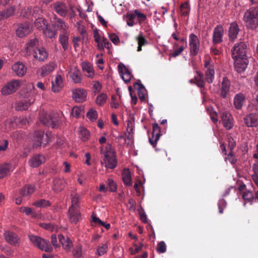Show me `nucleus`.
Instances as JSON below:
<instances>
[{
  "instance_id": "1",
  "label": "nucleus",
  "mask_w": 258,
  "mask_h": 258,
  "mask_svg": "<svg viewBox=\"0 0 258 258\" xmlns=\"http://www.w3.org/2000/svg\"><path fill=\"white\" fill-rule=\"evenodd\" d=\"M62 116L61 113H47L43 111L40 112L39 119L43 124L55 128L59 124Z\"/></svg>"
},
{
  "instance_id": "2",
  "label": "nucleus",
  "mask_w": 258,
  "mask_h": 258,
  "mask_svg": "<svg viewBox=\"0 0 258 258\" xmlns=\"http://www.w3.org/2000/svg\"><path fill=\"white\" fill-rule=\"evenodd\" d=\"M243 20L248 28H256L258 26V7H252L247 10L244 13Z\"/></svg>"
},
{
  "instance_id": "3",
  "label": "nucleus",
  "mask_w": 258,
  "mask_h": 258,
  "mask_svg": "<svg viewBox=\"0 0 258 258\" xmlns=\"http://www.w3.org/2000/svg\"><path fill=\"white\" fill-rule=\"evenodd\" d=\"M29 237L32 244L39 249L45 252L52 251V246L49 244L48 241L45 239L33 235H30Z\"/></svg>"
},
{
  "instance_id": "4",
  "label": "nucleus",
  "mask_w": 258,
  "mask_h": 258,
  "mask_svg": "<svg viewBox=\"0 0 258 258\" xmlns=\"http://www.w3.org/2000/svg\"><path fill=\"white\" fill-rule=\"evenodd\" d=\"M50 141V137L47 134L43 131L36 132L33 139V147L37 148L46 146Z\"/></svg>"
},
{
  "instance_id": "5",
  "label": "nucleus",
  "mask_w": 258,
  "mask_h": 258,
  "mask_svg": "<svg viewBox=\"0 0 258 258\" xmlns=\"http://www.w3.org/2000/svg\"><path fill=\"white\" fill-rule=\"evenodd\" d=\"M104 163L107 168L113 169L116 166L117 160L114 155V152L111 147L106 148L104 153Z\"/></svg>"
},
{
  "instance_id": "6",
  "label": "nucleus",
  "mask_w": 258,
  "mask_h": 258,
  "mask_svg": "<svg viewBox=\"0 0 258 258\" xmlns=\"http://www.w3.org/2000/svg\"><path fill=\"white\" fill-rule=\"evenodd\" d=\"M247 46L243 42L235 43L231 49L232 57L233 59L247 56Z\"/></svg>"
},
{
  "instance_id": "7",
  "label": "nucleus",
  "mask_w": 258,
  "mask_h": 258,
  "mask_svg": "<svg viewBox=\"0 0 258 258\" xmlns=\"http://www.w3.org/2000/svg\"><path fill=\"white\" fill-rule=\"evenodd\" d=\"M22 82L19 80H13L3 87L1 90L3 95H9L15 92L21 87Z\"/></svg>"
},
{
  "instance_id": "8",
  "label": "nucleus",
  "mask_w": 258,
  "mask_h": 258,
  "mask_svg": "<svg viewBox=\"0 0 258 258\" xmlns=\"http://www.w3.org/2000/svg\"><path fill=\"white\" fill-rule=\"evenodd\" d=\"M93 34L95 41L97 43L99 49L102 50L104 48L109 49L111 46L110 43L107 39L101 37L97 29L95 28L93 29Z\"/></svg>"
},
{
  "instance_id": "9",
  "label": "nucleus",
  "mask_w": 258,
  "mask_h": 258,
  "mask_svg": "<svg viewBox=\"0 0 258 258\" xmlns=\"http://www.w3.org/2000/svg\"><path fill=\"white\" fill-rule=\"evenodd\" d=\"M52 9L59 16L66 17L68 13V8L67 4L61 1H56L51 6Z\"/></svg>"
},
{
  "instance_id": "10",
  "label": "nucleus",
  "mask_w": 258,
  "mask_h": 258,
  "mask_svg": "<svg viewBox=\"0 0 258 258\" xmlns=\"http://www.w3.org/2000/svg\"><path fill=\"white\" fill-rule=\"evenodd\" d=\"M189 47L190 52L192 55H196L200 48V41L198 37L191 33L189 36Z\"/></svg>"
},
{
  "instance_id": "11",
  "label": "nucleus",
  "mask_w": 258,
  "mask_h": 258,
  "mask_svg": "<svg viewBox=\"0 0 258 258\" xmlns=\"http://www.w3.org/2000/svg\"><path fill=\"white\" fill-rule=\"evenodd\" d=\"M4 235L6 241L9 244L15 246L20 245V239L14 232L8 230L5 232Z\"/></svg>"
},
{
  "instance_id": "12",
  "label": "nucleus",
  "mask_w": 258,
  "mask_h": 258,
  "mask_svg": "<svg viewBox=\"0 0 258 258\" xmlns=\"http://www.w3.org/2000/svg\"><path fill=\"white\" fill-rule=\"evenodd\" d=\"M42 13V10L39 8H34L32 11L29 7H27L22 11L20 16L27 18H30L32 16L36 18L37 16H41Z\"/></svg>"
},
{
  "instance_id": "13",
  "label": "nucleus",
  "mask_w": 258,
  "mask_h": 258,
  "mask_svg": "<svg viewBox=\"0 0 258 258\" xmlns=\"http://www.w3.org/2000/svg\"><path fill=\"white\" fill-rule=\"evenodd\" d=\"M72 98L77 102L85 101L87 98V92L83 89L77 88L72 91Z\"/></svg>"
},
{
  "instance_id": "14",
  "label": "nucleus",
  "mask_w": 258,
  "mask_h": 258,
  "mask_svg": "<svg viewBox=\"0 0 258 258\" xmlns=\"http://www.w3.org/2000/svg\"><path fill=\"white\" fill-rule=\"evenodd\" d=\"M234 60L235 69L237 72H242L247 67L248 64L247 56L235 58Z\"/></svg>"
},
{
  "instance_id": "15",
  "label": "nucleus",
  "mask_w": 258,
  "mask_h": 258,
  "mask_svg": "<svg viewBox=\"0 0 258 258\" xmlns=\"http://www.w3.org/2000/svg\"><path fill=\"white\" fill-rule=\"evenodd\" d=\"M69 74L74 83L78 84L81 83L82 77L80 70L77 67L73 66L71 67Z\"/></svg>"
},
{
  "instance_id": "16",
  "label": "nucleus",
  "mask_w": 258,
  "mask_h": 258,
  "mask_svg": "<svg viewBox=\"0 0 258 258\" xmlns=\"http://www.w3.org/2000/svg\"><path fill=\"white\" fill-rule=\"evenodd\" d=\"M33 57L38 61H44L48 58V54L46 49L43 47L36 48L33 52Z\"/></svg>"
},
{
  "instance_id": "17",
  "label": "nucleus",
  "mask_w": 258,
  "mask_h": 258,
  "mask_svg": "<svg viewBox=\"0 0 258 258\" xmlns=\"http://www.w3.org/2000/svg\"><path fill=\"white\" fill-rule=\"evenodd\" d=\"M32 29L30 24L28 23L21 24L16 30V34L19 37H23L29 34Z\"/></svg>"
},
{
  "instance_id": "18",
  "label": "nucleus",
  "mask_w": 258,
  "mask_h": 258,
  "mask_svg": "<svg viewBox=\"0 0 258 258\" xmlns=\"http://www.w3.org/2000/svg\"><path fill=\"white\" fill-rule=\"evenodd\" d=\"M119 73L125 83L130 82L133 77L131 72L122 63H119L118 66Z\"/></svg>"
},
{
  "instance_id": "19",
  "label": "nucleus",
  "mask_w": 258,
  "mask_h": 258,
  "mask_svg": "<svg viewBox=\"0 0 258 258\" xmlns=\"http://www.w3.org/2000/svg\"><path fill=\"white\" fill-rule=\"evenodd\" d=\"M45 161L44 156L41 154H37L32 157L28 161L31 167L36 168L44 163Z\"/></svg>"
},
{
  "instance_id": "20",
  "label": "nucleus",
  "mask_w": 258,
  "mask_h": 258,
  "mask_svg": "<svg viewBox=\"0 0 258 258\" xmlns=\"http://www.w3.org/2000/svg\"><path fill=\"white\" fill-rule=\"evenodd\" d=\"M53 27L57 28L60 31V33L69 32L68 25L63 20L58 18H55L51 22Z\"/></svg>"
},
{
  "instance_id": "21",
  "label": "nucleus",
  "mask_w": 258,
  "mask_h": 258,
  "mask_svg": "<svg viewBox=\"0 0 258 258\" xmlns=\"http://www.w3.org/2000/svg\"><path fill=\"white\" fill-rule=\"evenodd\" d=\"M56 68V63L54 61H50L42 66L39 69V72L42 76L44 77L53 72Z\"/></svg>"
},
{
  "instance_id": "22",
  "label": "nucleus",
  "mask_w": 258,
  "mask_h": 258,
  "mask_svg": "<svg viewBox=\"0 0 258 258\" xmlns=\"http://www.w3.org/2000/svg\"><path fill=\"white\" fill-rule=\"evenodd\" d=\"M35 101V99L31 98L29 100L20 101L16 103L14 108L16 110L23 111L26 110L29 106L32 105Z\"/></svg>"
},
{
  "instance_id": "23",
  "label": "nucleus",
  "mask_w": 258,
  "mask_h": 258,
  "mask_svg": "<svg viewBox=\"0 0 258 258\" xmlns=\"http://www.w3.org/2000/svg\"><path fill=\"white\" fill-rule=\"evenodd\" d=\"M160 137V128L157 123L153 124L152 137L149 138L150 143L155 147Z\"/></svg>"
},
{
  "instance_id": "24",
  "label": "nucleus",
  "mask_w": 258,
  "mask_h": 258,
  "mask_svg": "<svg viewBox=\"0 0 258 258\" xmlns=\"http://www.w3.org/2000/svg\"><path fill=\"white\" fill-rule=\"evenodd\" d=\"M82 71L85 75L90 79L94 78L95 76V72L92 65L89 62L84 61L82 63Z\"/></svg>"
},
{
  "instance_id": "25",
  "label": "nucleus",
  "mask_w": 258,
  "mask_h": 258,
  "mask_svg": "<svg viewBox=\"0 0 258 258\" xmlns=\"http://www.w3.org/2000/svg\"><path fill=\"white\" fill-rule=\"evenodd\" d=\"M246 125L248 127H254L258 125V114L251 113L247 115L244 119Z\"/></svg>"
},
{
  "instance_id": "26",
  "label": "nucleus",
  "mask_w": 258,
  "mask_h": 258,
  "mask_svg": "<svg viewBox=\"0 0 258 258\" xmlns=\"http://www.w3.org/2000/svg\"><path fill=\"white\" fill-rule=\"evenodd\" d=\"M12 70L16 75L22 77L26 74L27 68L22 62L18 61L12 66Z\"/></svg>"
},
{
  "instance_id": "27",
  "label": "nucleus",
  "mask_w": 258,
  "mask_h": 258,
  "mask_svg": "<svg viewBox=\"0 0 258 258\" xmlns=\"http://www.w3.org/2000/svg\"><path fill=\"white\" fill-rule=\"evenodd\" d=\"M68 217L71 222L76 224L81 219V214L78 209L69 208Z\"/></svg>"
},
{
  "instance_id": "28",
  "label": "nucleus",
  "mask_w": 258,
  "mask_h": 258,
  "mask_svg": "<svg viewBox=\"0 0 258 258\" xmlns=\"http://www.w3.org/2000/svg\"><path fill=\"white\" fill-rule=\"evenodd\" d=\"M221 119L224 126L227 130H230L232 127L233 119L231 115L229 112H223L221 116Z\"/></svg>"
},
{
  "instance_id": "29",
  "label": "nucleus",
  "mask_w": 258,
  "mask_h": 258,
  "mask_svg": "<svg viewBox=\"0 0 258 258\" xmlns=\"http://www.w3.org/2000/svg\"><path fill=\"white\" fill-rule=\"evenodd\" d=\"M67 185V181L64 178H55L53 181L52 189L55 192L62 190Z\"/></svg>"
},
{
  "instance_id": "30",
  "label": "nucleus",
  "mask_w": 258,
  "mask_h": 258,
  "mask_svg": "<svg viewBox=\"0 0 258 258\" xmlns=\"http://www.w3.org/2000/svg\"><path fill=\"white\" fill-rule=\"evenodd\" d=\"M224 29L222 26H217L214 30L213 41L214 43H219L222 41Z\"/></svg>"
},
{
  "instance_id": "31",
  "label": "nucleus",
  "mask_w": 258,
  "mask_h": 258,
  "mask_svg": "<svg viewBox=\"0 0 258 258\" xmlns=\"http://www.w3.org/2000/svg\"><path fill=\"white\" fill-rule=\"evenodd\" d=\"M63 86V80L60 75H56L54 81L52 82L51 89L53 92L56 93L60 91Z\"/></svg>"
},
{
  "instance_id": "32",
  "label": "nucleus",
  "mask_w": 258,
  "mask_h": 258,
  "mask_svg": "<svg viewBox=\"0 0 258 258\" xmlns=\"http://www.w3.org/2000/svg\"><path fill=\"white\" fill-rule=\"evenodd\" d=\"M12 171V166L10 163H4L1 164L0 178H3L8 176Z\"/></svg>"
},
{
  "instance_id": "33",
  "label": "nucleus",
  "mask_w": 258,
  "mask_h": 258,
  "mask_svg": "<svg viewBox=\"0 0 258 258\" xmlns=\"http://www.w3.org/2000/svg\"><path fill=\"white\" fill-rule=\"evenodd\" d=\"M238 26L235 22L232 23L229 29V37L231 40H234L236 38L239 32Z\"/></svg>"
},
{
  "instance_id": "34",
  "label": "nucleus",
  "mask_w": 258,
  "mask_h": 258,
  "mask_svg": "<svg viewBox=\"0 0 258 258\" xmlns=\"http://www.w3.org/2000/svg\"><path fill=\"white\" fill-rule=\"evenodd\" d=\"M230 84L229 81L226 78H224L221 86V96L223 98L227 97L229 92Z\"/></svg>"
},
{
  "instance_id": "35",
  "label": "nucleus",
  "mask_w": 258,
  "mask_h": 258,
  "mask_svg": "<svg viewBox=\"0 0 258 258\" xmlns=\"http://www.w3.org/2000/svg\"><path fill=\"white\" fill-rule=\"evenodd\" d=\"M58 238L63 248L67 251L70 250L73 246V244L69 238L68 237H65L62 235H59Z\"/></svg>"
},
{
  "instance_id": "36",
  "label": "nucleus",
  "mask_w": 258,
  "mask_h": 258,
  "mask_svg": "<svg viewBox=\"0 0 258 258\" xmlns=\"http://www.w3.org/2000/svg\"><path fill=\"white\" fill-rule=\"evenodd\" d=\"M35 189L34 185H26L23 187L20 191V194L22 197H27L32 195Z\"/></svg>"
},
{
  "instance_id": "37",
  "label": "nucleus",
  "mask_w": 258,
  "mask_h": 258,
  "mask_svg": "<svg viewBox=\"0 0 258 258\" xmlns=\"http://www.w3.org/2000/svg\"><path fill=\"white\" fill-rule=\"evenodd\" d=\"M245 96L242 93H238L234 98V105L237 109H240L243 106Z\"/></svg>"
},
{
  "instance_id": "38",
  "label": "nucleus",
  "mask_w": 258,
  "mask_h": 258,
  "mask_svg": "<svg viewBox=\"0 0 258 258\" xmlns=\"http://www.w3.org/2000/svg\"><path fill=\"white\" fill-rule=\"evenodd\" d=\"M69 34L70 32H67L60 33L59 35V41L64 50L68 48Z\"/></svg>"
},
{
  "instance_id": "39",
  "label": "nucleus",
  "mask_w": 258,
  "mask_h": 258,
  "mask_svg": "<svg viewBox=\"0 0 258 258\" xmlns=\"http://www.w3.org/2000/svg\"><path fill=\"white\" fill-rule=\"evenodd\" d=\"M37 16L34 22V26L38 29L43 30L47 26V23L45 19Z\"/></svg>"
},
{
  "instance_id": "40",
  "label": "nucleus",
  "mask_w": 258,
  "mask_h": 258,
  "mask_svg": "<svg viewBox=\"0 0 258 258\" xmlns=\"http://www.w3.org/2000/svg\"><path fill=\"white\" fill-rule=\"evenodd\" d=\"M215 71L214 67L208 68L205 72V80L208 83H212L214 80Z\"/></svg>"
},
{
  "instance_id": "41",
  "label": "nucleus",
  "mask_w": 258,
  "mask_h": 258,
  "mask_svg": "<svg viewBox=\"0 0 258 258\" xmlns=\"http://www.w3.org/2000/svg\"><path fill=\"white\" fill-rule=\"evenodd\" d=\"M136 39L137 41L138 44L137 51H141L142 50V46L147 44L148 41L143 36L142 32H140L139 35L136 37Z\"/></svg>"
},
{
  "instance_id": "42",
  "label": "nucleus",
  "mask_w": 258,
  "mask_h": 258,
  "mask_svg": "<svg viewBox=\"0 0 258 258\" xmlns=\"http://www.w3.org/2000/svg\"><path fill=\"white\" fill-rule=\"evenodd\" d=\"M71 206L70 208L78 209L81 199L80 196L78 194H72L71 195Z\"/></svg>"
},
{
  "instance_id": "43",
  "label": "nucleus",
  "mask_w": 258,
  "mask_h": 258,
  "mask_svg": "<svg viewBox=\"0 0 258 258\" xmlns=\"http://www.w3.org/2000/svg\"><path fill=\"white\" fill-rule=\"evenodd\" d=\"M38 45V40L36 38L31 39L26 46V52L29 54L32 51L33 52L34 49H36V46Z\"/></svg>"
},
{
  "instance_id": "44",
  "label": "nucleus",
  "mask_w": 258,
  "mask_h": 258,
  "mask_svg": "<svg viewBox=\"0 0 258 258\" xmlns=\"http://www.w3.org/2000/svg\"><path fill=\"white\" fill-rule=\"evenodd\" d=\"M35 94V89L34 84L28 83L25 89L24 90V96L25 97H29L33 96Z\"/></svg>"
},
{
  "instance_id": "45",
  "label": "nucleus",
  "mask_w": 258,
  "mask_h": 258,
  "mask_svg": "<svg viewBox=\"0 0 258 258\" xmlns=\"http://www.w3.org/2000/svg\"><path fill=\"white\" fill-rule=\"evenodd\" d=\"M44 35L49 38H52L55 37L56 34V30L53 27L51 26L48 27L47 26L42 30Z\"/></svg>"
},
{
  "instance_id": "46",
  "label": "nucleus",
  "mask_w": 258,
  "mask_h": 258,
  "mask_svg": "<svg viewBox=\"0 0 258 258\" xmlns=\"http://www.w3.org/2000/svg\"><path fill=\"white\" fill-rule=\"evenodd\" d=\"M79 136L84 141L87 140L90 137L89 131L83 126H80L78 128Z\"/></svg>"
},
{
  "instance_id": "47",
  "label": "nucleus",
  "mask_w": 258,
  "mask_h": 258,
  "mask_svg": "<svg viewBox=\"0 0 258 258\" xmlns=\"http://www.w3.org/2000/svg\"><path fill=\"white\" fill-rule=\"evenodd\" d=\"M14 12L15 9L13 7L3 10L0 13V21L10 17L14 14Z\"/></svg>"
},
{
  "instance_id": "48",
  "label": "nucleus",
  "mask_w": 258,
  "mask_h": 258,
  "mask_svg": "<svg viewBox=\"0 0 258 258\" xmlns=\"http://www.w3.org/2000/svg\"><path fill=\"white\" fill-rule=\"evenodd\" d=\"M134 87L138 90V93L140 99L143 100L145 99V88L141 84L136 83L134 84Z\"/></svg>"
},
{
  "instance_id": "49",
  "label": "nucleus",
  "mask_w": 258,
  "mask_h": 258,
  "mask_svg": "<svg viewBox=\"0 0 258 258\" xmlns=\"http://www.w3.org/2000/svg\"><path fill=\"white\" fill-rule=\"evenodd\" d=\"M123 181L126 186H131L132 184L130 172L128 169H125L122 172Z\"/></svg>"
},
{
  "instance_id": "50",
  "label": "nucleus",
  "mask_w": 258,
  "mask_h": 258,
  "mask_svg": "<svg viewBox=\"0 0 258 258\" xmlns=\"http://www.w3.org/2000/svg\"><path fill=\"white\" fill-rule=\"evenodd\" d=\"M84 112V107L82 106H74L72 109L73 116L78 118Z\"/></svg>"
},
{
  "instance_id": "51",
  "label": "nucleus",
  "mask_w": 258,
  "mask_h": 258,
  "mask_svg": "<svg viewBox=\"0 0 258 258\" xmlns=\"http://www.w3.org/2000/svg\"><path fill=\"white\" fill-rule=\"evenodd\" d=\"M16 116L8 119L5 122V126L6 128L11 129L15 127L18 124L16 119Z\"/></svg>"
},
{
  "instance_id": "52",
  "label": "nucleus",
  "mask_w": 258,
  "mask_h": 258,
  "mask_svg": "<svg viewBox=\"0 0 258 258\" xmlns=\"http://www.w3.org/2000/svg\"><path fill=\"white\" fill-rule=\"evenodd\" d=\"M195 83L199 87H204L205 85V81L203 76L199 72H197V75L195 77Z\"/></svg>"
},
{
  "instance_id": "53",
  "label": "nucleus",
  "mask_w": 258,
  "mask_h": 258,
  "mask_svg": "<svg viewBox=\"0 0 258 258\" xmlns=\"http://www.w3.org/2000/svg\"><path fill=\"white\" fill-rule=\"evenodd\" d=\"M39 225L42 228L49 230L50 231L57 232L58 231V226L51 223H41L39 224Z\"/></svg>"
},
{
  "instance_id": "54",
  "label": "nucleus",
  "mask_w": 258,
  "mask_h": 258,
  "mask_svg": "<svg viewBox=\"0 0 258 258\" xmlns=\"http://www.w3.org/2000/svg\"><path fill=\"white\" fill-rule=\"evenodd\" d=\"M178 46V44L175 43L173 45L174 51L170 54L172 57H175L178 56L185 49V47L182 45L179 47V48L176 49V48Z\"/></svg>"
},
{
  "instance_id": "55",
  "label": "nucleus",
  "mask_w": 258,
  "mask_h": 258,
  "mask_svg": "<svg viewBox=\"0 0 258 258\" xmlns=\"http://www.w3.org/2000/svg\"><path fill=\"white\" fill-rule=\"evenodd\" d=\"M135 16L137 17L138 22L141 25L143 22L147 20V16L144 14L141 13L138 10H134Z\"/></svg>"
},
{
  "instance_id": "56",
  "label": "nucleus",
  "mask_w": 258,
  "mask_h": 258,
  "mask_svg": "<svg viewBox=\"0 0 258 258\" xmlns=\"http://www.w3.org/2000/svg\"><path fill=\"white\" fill-rule=\"evenodd\" d=\"M92 220L94 223L102 226L104 227L106 229H109L110 227V225L109 223H106L103 222L99 218L97 217L95 215H92Z\"/></svg>"
},
{
  "instance_id": "57",
  "label": "nucleus",
  "mask_w": 258,
  "mask_h": 258,
  "mask_svg": "<svg viewBox=\"0 0 258 258\" xmlns=\"http://www.w3.org/2000/svg\"><path fill=\"white\" fill-rule=\"evenodd\" d=\"M126 18V23L127 26L133 27L135 25V16L134 12L133 13H127L125 16Z\"/></svg>"
},
{
  "instance_id": "58",
  "label": "nucleus",
  "mask_w": 258,
  "mask_h": 258,
  "mask_svg": "<svg viewBox=\"0 0 258 258\" xmlns=\"http://www.w3.org/2000/svg\"><path fill=\"white\" fill-rule=\"evenodd\" d=\"M87 116L91 121H94L98 117V113L96 110L91 108L87 113Z\"/></svg>"
},
{
  "instance_id": "59",
  "label": "nucleus",
  "mask_w": 258,
  "mask_h": 258,
  "mask_svg": "<svg viewBox=\"0 0 258 258\" xmlns=\"http://www.w3.org/2000/svg\"><path fill=\"white\" fill-rule=\"evenodd\" d=\"M143 246V243H140L139 246L137 244L134 243L133 247H130L129 249L130 253L132 255L136 254L141 250Z\"/></svg>"
},
{
  "instance_id": "60",
  "label": "nucleus",
  "mask_w": 258,
  "mask_h": 258,
  "mask_svg": "<svg viewBox=\"0 0 258 258\" xmlns=\"http://www.w3.org/2000/svg\"><path fill=\"white\" fill-rule=\"evenodd\" d=\"M20 211L24 213L26 215H31L32 217H35L36 215L34 210L29 207H21L20 209Z\"/></svg>"
},
{
  "instance_id": "61",
  "label": "nucleus",
  "mask_w": 258,
  "mask_h": 258,
  "mask_svg": "<svg viewBox=\"0 0 258 258\" xmlns=\"http://www.w3.org/2000/svg\"><path fill=\"white\" fill-rule=\"evenodd\" d=\"M50 205L49 202L44 199H41L33 203V205L38 208L45 207Z\"/></svg>"
},
{
  "instance_id": "62",
  "label": "nucleus",
  "mask_w": 258,
  "mask_h": 258,
  "mask_svg": "<svg viewBox=\"0 0 258 258\" xmlns=\"http://www.w3.org/2000/svg\"><path fill=\"white\" fill-rule=\"evenodd\" d=\"M180 13L182 16H187L189 13V8L188 4L185 3L180 6Z\"/></svg>"
},
{
  "instance_id": "63",
  "label": "nucleus",
  "mask_w": 258,
  "mask_h": 258,
  "mask_svg": "<svg viewBox=\"0 0 258 258\" xmlns=\"http://www.w3.org/2000/svg\"><path fill=\"white\" fill-rule=\"evenodd\" d=\"M92 89L94 93H99L102 89V85L98 81H93L92 82Z\"/></svg>"
},
{
  "instance_id": "64",
  "label": "nucleus",
  "mask_w": 258,
  "mask_h": 258,
  "mask_svg": "<svg viewBox=\"0 0 258 258\" xmlns=\"http://www.w3.org/2000/svg\"><path fill=\"white\" fill-rule=\"evenodd\" d=\"M106 99L107 96L105 94H100L96 98V103L99 105H102L106 102Z\"/></svg>"
}]
</instances>
